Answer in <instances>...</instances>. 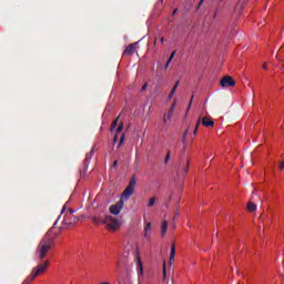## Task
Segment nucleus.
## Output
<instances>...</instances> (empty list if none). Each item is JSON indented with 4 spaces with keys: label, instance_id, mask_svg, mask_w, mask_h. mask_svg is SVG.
<instances>
[{
    "label": "nucleus",
    "instance_id": "f257e3e1",
    "mask_svg": "<svg viewBox=\"0 0 284 284\" xmlns=\"http://www.w3.org/2000/svg\"><path fill=\"white\" fill-rule=\"evenodd\" d=\"M54 239L50 234H45L37 246L36 254L39 261H43L48 256V252L52 250Z\"/></svg>",
    "mask_w": 284,
    "mask_h": 284
},
{
    "label": "nucleus",
    "instance_id": "f03ea898",
    "mask_svg": "<svg viewBox=\"0 0 284 284\" xmlns=\"http://www.w3.org/2000/svg\"><path fill=\"white\" fill-rule=\"evenodd\" d=\"M134 187H136V175H132L128 186L121 194V201H128L132 194H134Z\"/></svg>",
    "mask_w": 284,
    "mask_h": 284
},
{
    "label": "nucleus",
    "instance_id": "7ed1b4c3",
    "mask_svg": "<svg viewBox=\"0 0 284 284\" xmlns=\"http://www.w3.org/2000/svg\"><path fill=\"white\" fill-rule=\"evenodd\" d=\"M48 265H50V261L45 260L43 263L38 264L36 267H33L31 274L28 276L29 281H34L37 276H41V274H44L45 270H48Z\"/></svg>",
    "mask_w": 284,
    "mask_h": 284
},
{
    "label": "nucleus",
    "instance_id": "20e7f679",
    "mask_svg": "<svg viewBox=\"0 0 284 284\" xmlns=\"http://www.w3.org/2000/svg\"><path fill=\"white\" fill-rule=\"evenodd\" d=\"M48 265H50V261L45 260L43 263L38 264L36 267H33L31 274L28 276L29 281H34L37 276H41V274H44L45 270H48Z\"/></svg>",
    "mask_w": 284,
    "mask_h": 284
},
{
    "label": "nucleus",
    "instance_id": "39448f33",
    "mask_svg": "<svg viewBox=\"0 0 284 284\" xmlns=\"http://www.w3.org/2000/svg\"><path fill=\"white\" fill-rule=\"evenodd\" d=\"M104 223L110 230H113V232L121 227V224L116 221V219L112 217L111 215H104Z\"/></svg>",
    "mask_w": 284,
    "mask_h": 284
},
{
    "label": "nucleus",
    "instance_id": "423d86ee",
    "mask_svg": "<svg viewBox=\"0 0 284 284\" xmlns=\"http://www.w3.org/2000/svg\"><path fill=\"white\" fill-rule=\"evenodd\" d=\"M123 204H124L123 200H120L116 202V204L111 205L109 207L110 214H113L114 216H119V214H121V210H123Z\"/></svg>",
    "mask_w": 284,
    "mask_h": 284
},
{
    "label": "nucleus",
    "instance_id": "0eeeda50",
    "mask_svg": "<svg viewBox=\"0 0 284 284\" xmlns=\"http://www.w3.org/2000/svg\"><path fill=\"white\" fill-rule=\"evenodd\" d=\"M220 85L222 88H234V85H236V82L234 81V79L230 75H225L221 82Z\"/></svg>",
    "mask_w": 284,
    "mask_h": 284
},
{
    "label": "nucleus",
    "instance_id": "6e6552de",
    "mask_svg": "<svg viewBox=\"0 0 284 284\" xmlns=\"http://www.w3.org/2000/svg\"><path fill=\"white\" fill-rule=\"evenodd\" d=\"M136 52V43L129 44L125 50L123 51L124 57H130Z\"/></svg>",
    "mask_w": 284,
    "mask_h": 284
},
{
    "label": "nucleus",
    "instance_id": "1a4fd4ad",
    "mask_svg": "<svg viewBox=\"0 0 284 284\" xmlns=\"http://www.w3.org/2000/svg\"><path fill=\"white\" fill-rule=\"evenodd\" d=\"M202 125L204 128H214V121L212 120V118L204 116L202 118Z\"/></svg>",
    "mask_w": 284,
    "mask_h": 284
},
{
    "label": "nucleus",
    "instance_id": "9d476101",
    "mask_svg": "<svg viewBox=\"0 0 284 284\" xmlns=\"http://www.w3.org/2000/svg\"><path fill=\"white\" fill-rule=\"evenodd\" d=\"M136 265H138V276L139 278H141V276H143V262L141 261L140 256H138Z\"/></svg>",
    "mask_w": 284,
    "mask_h": 284
},
{
    "label": "nucleus",
    "instance_id": "9b49d317",
    "mask_svg": "<svg viewBox=\"0 0 284 284\" xmlns=\"http://www.w3.org/2000/svg\"><path fill=\"white\" fill-rule=\"evenodd\" d=\"M174 256H176V246L174 244L171 246V253L169 257V263L172 265V261H174Z\"/></svg>",
    "mask_w": 284,
    "mask_h": 284
},
{
    "label": "nucleus",
    "instance_id": "f8f14e48",
    "mask_svg": "<svg viewBox=\"0 0 284 284\" xmlns=\"http://www.w3.org/2000/svg\"><path fill=\"white\" fill-rule=\"evenodd\" d=\"M246 1H250V0H244V1H239L237 2V4H236V7H235V10L237 11V12H243V10H244V8H245V2Z\"/></svg>",
    "mask_w": 284,
    "mask_h": 284
},
{
    "label": "nucleus",
    "instance_id": "ddd939ff",
    "mask_svg": "<svg viewBox=\"0 0 284 284\" xmlns=\"http://www.w3.org/2000/svg\"><path fill=\"white\" fill-rule=\"evenodd\" d=\"M173 114H174V111H172V109H169L168 113H165L163 116V123H168V121L172 119Z\"/></svg>",
    "mask_w": 284,
    "mask_h": 284
},
{
    "label": "nucleus",
    "instance_id": "4468645a",
    "mask_svg": "<svg viewBox=\"0 0 284 284\" xmlns=\"http://www.w3.org/2000/svg\"><path fill=\"white\" fill-rule=\"evenodd\" d=\"M150 230H152V223H146L144 226V239H150Z\"/></svg>",
    "mask_w": 284,
    "mask_h": 284
},
{
    "label": "nucleus",
    "instance_id": "2eb2a0df",
    "mask_svg": "<svg viewBox=\"0 0 284 284\" xmlns=\"http://www.w3.org/2000/svg\"><path fill=\"white\" fill-rule=\"evenodd\" d=\"M176 88H179V81L175 82V84L173 85V89L169 93L168 101H171V99L174 97V94L176 92Z\"/></svg>",
    "mask_w": 284,
    "mask_h": 284
},
{
    "label": "nucleus",
    "instance_id": "dca6fc26",
    "mask_svg": "<svg viewBox=\"0 0 284 284\" xmlns=\"http://www.w3.org/2000/svg\"><path fill=\"white\" fill-rule=\"evenodd\" d=\"M92 221H93L94 225L105 224V219L101 220V217H98V216L92 217Z\"/></svg>",
    "mask_w": 284,
    "mask_h": 284
},
{
    "label": "nucleus",
    "instance_id": "f3484780",
    "mask_svg": "<svg viewBox=\"0 0 284 284\" xmlns=\"http://www.w3.org/2000/svg\"><path fill=\"white\" fill-rule=\"evenodd\" d=\"M247 212H256V204L248 202L246 205Z\"/></svg>",
    "mask_w": 284,
    "mask_h": 284
},
{
    "label": "nucleus",
    "instance_id": "a211bd4d",
    "mask_svg": "<svg viewBox=\"0 0 284 284\" xmlns=\"http://www.w3.org/2000/svg\"><path fill=\"white\" fill-rule=\"evenodd\" d=\"M166 232H168V221L164 220L162 222V236H165Z\"/></svg>",
    "mask_w": 284,
    "mask_h": 284
},
{
    "label": "nucleus",
    "instance_id": "6ab92c4d",
    "mask_svg": "<svg viewBox=\"0 0 284 284\" xmlns=\"http://www.w3.org/2000/svg\"><path fill=\"white\" fill-rule=\"evenodd\" d=\"M121 115H119L112 123H111V132L112 130L116 129V125H119V119Z\"/></svg>",
    "mask_w": 284,
    "mask_h": 284
},
{
    "label": "nucleus",
    "instance_id": "aec40b11",
    "mask_svg": "<svg viewBox=\"0 0 284 284\" xmlns=\"http://www.w3.org/2000/svg\"><path fill=\"white\" fill-rule=\"evenodd\" d=\"M124 143H125V133H122L120 136V142H119L118 148H121V145H123Z\"/></svg>",
    "mask_w": 284,
    "mask_h": 284
},
{
    "label": "nucleus",
    "instance_id": "412c9836",
    "mask_svg": "<svg viewBox=\"0 0 284 284\" xmlns=\"http://www.w3.org/2000/svg\"><path fill=\"white\" fill-rule=\"evenodd\" d=\"M154 203H156V197H151L148 203V207L154 206Z\"/></svg>",
    "mask_w": 284,
    "mask_h": 284
},
{
    "label": "nucleus",
    "instance_id": "4be33fe9",
    "mask_svg": "<svg viewBox=\"0 0 284 284\" xmlns=\"http://www.w3.org/2000/svg\"><path fill=\"white\" fill-rule=\"evenodd\" d=\"M79 222V217H73V221H65V224L67 225H74V223H78Z\"/></svg>",
    "mask_w": 284,
    "mask_h": 284
},
{
    "label": "nucleus",
    "instance_id": "5701e85b",
    "mask_svg": "<svg viewBox=\"0 0 284 284\" xmlns=\"http://www.w3.org/2000/svg\"><path fill=\"white\" fill-rule=\"evenodd\" d=\"M118 134H121L123 132V122H121L116 129Z\"/></svg>",
    "mask_w": 284,
    "mask_h": 284
},
{
    "label": "nucleus",
    "instance_id": "b1692460",
    "mask_svg": "<svg viewBox=\"0 0 284 284\" xmlns=\"http://www.w3.org/2000/svg\"><path fill=\"white\" fill-rule=\"evenodd\" d=\"M175 55H176V51H173V52L171 53V55L169 57L168 62H169V63H172V59H174Z\"/></svg>",
    "mask_w": 284,
    "mask_h": 284
},
{
    "label": "nucleus",
    "instance_id": "393cba45",
    "mask_svg": "<svg viewBox=\"0 0 284 284\" xmlns=\"http://www.w3.org/2000/svg\"><path fill=\"white\" fill-rule=\"evenodd\" d=\"M190 170V162L186 163V165L184 166V174H187Z\"/></svg>",
    "mask_w": 284,
    "mask_h": 284
},
{
    "label": "nucleus",
    "instance_id": "a878e982",
    "mask_svg": "<svg viewBox=\"0 0 284 284\" xmlns=\"http://www.w3.org/2000/svg\"><path fill=\"white\" fill-rule=\"evenodd\" d=\"M176 108V101H174L173 103H172V105L170 106V109L169 110H172V112H174V109Z\"/></svg>",
    "mask_w": 284,
    "mask_h": 284
},
{
    "label": "nucleus",
    "instance_id": "bb28decb",
    "mask_svg": "<svg viewBox=\"0 0 284 284\" xmlns=\"http://www.w3.org/2000/svg\"><path fill=\"white\" fill-rule=\"evenodd\" d=\"M168 161H170V151H168V153H166V156L164 159V163H168Z\"/></svg>",
    "mask_w": 284,
    "mask_h": 284
},
{
    "label": "nucleus",
    "instance_id": "cd10ccee",
    "mask_svg": "<svg viewBox=\"0 0 284 284\" xmlns=\"http://www.w3.org/2000/svg\"><path fill=\"white\" fill-rule=\"evenodd\" d=\"M194 100V95L191 97V101L189 103V106H187V111H190V108H192V101Z\"/></svg>",
    "mask_w": 284,
    "mask_h": 284
},
{
    "label": "nucleus",
    "instance_id": "c85d7f7f",
    "mask_svg": "<svg viewBox=\"0 0 284 284\" xmlns=\"http://www.w3.org/2000/svg\"><path fill=\"white\" fill-rule=\"evenodd\" d=\"M185 139H187V131L184 132V134L182 135V141H183V143H185Z\"/></svg>",
    "mask_w": 284,
    "mask_h": 284
},
{
    "label": "nucleus",
    "instance_id": "c756f323",
    "mask_svg": "<svg viewBox=\"0 0 284 284\" xmlns=\"http://www.w3.org/2000/svg\"><path fill=\"white\" fill-rule=\"evenodd\" d=\"M163 276L165 278V276H168V270L165 268V264L163 265Z\"/></svg>",
    "mask_w": 284,
    "mask_h": 284
},
{
    "label": "nucleus",
    "instance_id": "7c9ffc66",
    "mask_svg": "<svg viewBox=\"0 0 284 284\" xmlns=\"http://www.w3.org/2000/svg\"><path fill=\"white\" fill-rule=\"evenodd\" d=\"M116 141H119V134H115V135L113 136V144H115Z\"/></svg>",
    "mask_w": 284,
    "mask_h": 284
},
{
    "label": "nucleus",
    "instance_id": "2f4dec72",
    "mask_svg": "<svg viewBox=\"0 0 284 284\" xmlns=\"http://www.w3.org/2000/svg\"><path fill=\"white\" fill-rule=\"evenodd\" d=\"M202 118H200L195 124V129H199V125H201Z\"/></svg>",
    "mask_w": 284,
    "mask_h": 284
},
{
    "label": "nucleus",
    "instance_id": "473e14b6",
    "mask_svg": "<svg viewBox=\"0 0 284 284\" xmlns=\"http://www.w3.org/2000/svg\"><path fill=\"white\" fill-rule=\"evenodd\" d=\"M145 90H148V83H144V84L142 85V92H145Z\"/></svg>",
    "mask_w": 284,
    "mask_h": 284
},
{
    "label": "nucleus",
    "instance_id": "72a5a7b5",
    "mask_svg": "<svg viewBox=\"0 0 284 284\" xmlns=\"http://www.w3.org/2000/svg\"><path fill=\"white\" fill-rule=\"evenodd\" d=\"M30 281H31L30 277H27V280H24L22 284H28L30 283Z\"/></svg>",
    "mask_w": 284,
    "mask_h": 284
},
{
    "label": "nucleus",
    "instance_id": "f704fd0d",
    "mask_svg": "<svg viewBox=\"0 0 284 284\" xmlns=\"http://www.w3.org/2000/svg\"><path fill=\"white\" fill-rule=\"evenodd\" d=\"M203 1H205V0H200V3L197 4V10H199V8H201V6H203Z\"/></svg>",
    "mask_w": 284,
    "mask_h": 284
},
{
    "label": "nucleus",
    "instance_id": "c9c22d12",
    "mask_svg": "<svg viewBox=\"0 0 284 284\" xmlns=\"http://www.w3.org/2000/svg\"><path fill=\"white\" fill-rule=\"evenodd\" d=\"M168 68H170V62L166 61V63L164 65V70H168Z\"/></svg>",
    "mask_w": 284,
    "mask_h": 284
},
{
    "label": "nucleus",
    "instance_id": "e433bc0d",
    "mask_svg": "<svg viewBox=\"0 0 284 284\" xmlns=\"http://www.w3.org/2000/svg\"><path fill=\"white\" fill-rule=\"evenodd\" d=\"M280 170H284V161L280 164Z\"/></svg>",
    "mask_w": 284,
    "mask_h": 284
},
{
    "label": "nucleus",
    "instance_id": "4c0bfd02",
    "mask_svg": "<svg viewBox=\"0 0 284 284\" xmlns=\"http://www.w3.org/2000/svg\"><path fill=\"white\" fill-rule=\"evenodd\" d=\"M176 216H179V211L175 212L173 221H176Z\"/></svg>",
    "mask_w": 284,
    "mask_h": 284
},
{
    "label": "nucleus",
    "instance_id": "58836bf2",
    "mask_svg": "<svg viewBox=\"0 0 284 284\" xmlns=\"http://www.w3.org/2000/svg\"><path fill=\"white\" fill-rule=\"evenodd\" d=\"M116 165H119V161L115 160V161L113 162V168H116Z\"/></svg>",
    "mask_w": 284,
    "mask_h": 284
},
{
    "label": "nucleus",
    "instance_id": "ea45409f",
    "mask_svg": "<svg viewBox=\"0 0 284 284\" xmlns=\"http://www.w3.org/2000/svg\"><path fill=\"white\" fill-rule=\"evenodd\" d=\"M196 132H199V129L195 128L194 131H193L194 136H196Z\"/></svg>",
    "mask_w": 284,
    "mask_h": 284
},
{
    "label": "nucleus",
    "instance_id": "a19ab883",
    "mask_svg": "<svg viewBox=\"0 0 284 284\" xmlns=\"http://www.w3.org/2000/svg\"><path fill=\"white\" fill-rule=\"evenodd\" d=\"M216 14H219V10L215 11L213 19H216Z\"/></svg>",
    "mask_w": 284,
    "mask_h": 284
},
{
    "label": "nucleus",
    "instance_id": "79ce46f5",
    "mask_svg": "<svg viewBox=\"0 0 284 284\" xmlns=\"http://www.w3.org/2000/svg\"><path fill=\"white\" fill-rule=\"evenodd\" d=\"M160 42H161V43H165V38H161V39H160Z\"/></svg>",
    "mask_w": 284,
    "mask_h": 284
},
{
    "label": "nucleus",
    "instance_id": "37998d69",
    "mask_svg": "<svg viewBox=\"0 0 284 284\" xmlns=\"http://www.w3.org/2000/svg\"><path fill=\"white\" fill-rule=\"evenodd\" d=\"M69 212H70V215L74 214V210L72 209H70Z\"/></svg>",
    "mask_w": 284,
    "mask_h": 284
},
{
    "label": "nucleus",
    "instance_id": "c03bdc74",
    "mask_svg": "<svg viewBox=\"0 0 284 284\" xmlns=\"http://www.w3.org/2000/svg\"><path fill=\"white\" fill-rule=\"evenodd\" d=\"M176 12H179V9L173 10V16L176 14Z\"/></svg>",
    "mask_w": 284,
    "mask_h": 284
},
{
    "label": "nucleus",
    "instance_id": "a18cd8bd",
    "mask_svg": "<svg viewBox=\"0 0 284 284\" xmlns=\"http://www.w3.org/2000/svg\"><path fill=\"white\" fill-rule=\"evenodd\" d=\"M263 70H267V64H263Z\"/></svg>",
    "mask_w": 284,
    "mask_h": 284
},
{
    "label": "nucleus",
    "instance_id": "49530a36",
    "mask_svg": "<svg viewBox=\"0 0 284 284\" xmlns=\"http://www.w3.org/2000/svg\"><path fill=\"white\" fill-rule=\"evenodd\" d=\"M101 284H110V283H108V282H102Z\"/></svg>",
    "mask_w": 284,
    "mask_h": 284
},
{
    "label": "nucleus",
    "instance_id": "de8ad7c7",
    "mask_svg": "<svg viewBox=\"0 0 284 284\" xmlns=\"http://www.w3.org/2000/svg\"><path fill=\"white\" fill-rule=\"evenodd\" d=\"M160 1V3H163V0H159Z\"/></svg>",
    "mask_w": 284,
    "mask_h": 284
},
{
    "label": "nucleus",
    "instance_id": "09e8293b",
    "mask_svg": "<svg viewBox=\"0 0 284 284\" xmlns=\"http://www.w3.org/2000/svg\"><path fill=\"white\" fill-rule=\"evenodd\" d=\"M116 267H119V263L116 264Z\"/></svg>",
    "mask_w": 284,
    "mask_h": 284
},
{
    "label": "nucleus",
    "instance_id": "8fccbe9b",
    "mask_svg": "<svg viewBox=\"0 0 284 284\" xmlns=\"http://www.w3.org/2000/svg\"><path fill=\"white\" fill-rule=\"evenodd\" d=\"M116 267H119V263L116 264Z\"/></svg>",
    "mask_w": 284,
    "mask_h": 284
}]
</instances>
